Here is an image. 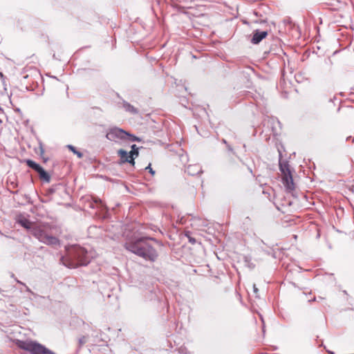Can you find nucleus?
Returning <instances> with one entry per match:
<instances>
[{
  "label": "nucleus",
  "instance_id": "obj_1",
  "mask_svg": "<svg viewBox=\"0 0 354 354\" xmlns=\"http://www.w3.org/2000/svg\"><path fill=\"white\" fill-rule=\"evenodd\" d=\"M153 239L141 238L134 241L127 243L125 248L129 251L142 257L146 260L154 261L158 257V253L151 244Z\"/></svg>",
  "mask_w": 354,
  "mask_h": 354
},
{
  "label": "nucleus",
  "instance_id": "obj_2",
  "mask_svg": "<svg viewBox=\"0 0 354 354\" xmlns=\"http://www.w3.org/2000/svg\"><path fill=\"white\" fill-rule=\"evenodd\" d=\"M61 261L64 266L73 268L87 265L90 262V256L83 248L72 246L68 249V256L62 257Z\"/></svg>",
  "mask_w": 354,
  "mask_h": 354
},
{
  "label": "nucleus",
  "instance_id": "obj_3",
  "mask_svg": "<svg viewBox=\"0 0 354 354\" xmlns=\"http://www.w3.org/2000/svg\"><path fill=\"white\" fill-rule=\"evenodd\" d=\"M50 230V225L48 223H36L30 233L35 238L44 244L59 245V239L49 233Z\"/></svg>",
  "mask_w": 354,
  "mask_h": 354
},
{
  "label": "nucleus",
  "instance_id": "obj_4",
  "mask_svg": "<svg viewBox=\"0 0 354 354\" xmlns=\"http://www.w3.org/2000/svg\"><path fill=\"white\" fill-rule=\"evenodd\" d=\"M17 346L30 354H55L44 345L32 340H17Z\"/></svg>",
  "mask_w": 354,
  "mask_h": 354
},
{
  "label": "nucleus",
  "instance_id": "obj_5",
  "mask_svg": "<svg viewBox=\"0 0 354 354\" xmlns=\"http://www.w3.org/2000/svg\"><path fill=\"white\" fill-rule=\"evenodd\" d=\"M280 170L282 173V183L288 192L295 189L292 176L287 163H280Z\"/></svg>",
  "mask_w": 354,
  "mask_h": 354
},
{
  "label": "nucleus",
  "instance_id": "obj_6",
  "mask_svg": "<svg viewBox=\"0 0 354 354\" xmlns=\"http://www.w3.org/2000/svg\"><path fill=\"white\" fill-rule=\"evenodd\" d=\"M127 135H129V133L122 129L113 127L109 130L106 138L111 141L117 142L120 140H127Z\"/></svg>",
  "mask_w": 354,
  "mask_h": 354
},
{
  "label": "nucleus",
  "instance_id": "obj_7",
  "mask_svg": "<svg viewBox=\"0 0 354 354\" xmlns=\"http://www.w3.org/2000/svg\"><path fill=\"white\" fill-rule=\"evenodd\" d=\"M118 153L120 156L122 162H129L132 165H134V159L138 157L139 154L138 151H130L127 153L123 149L118 150Z\"/></svg>",
  "mask_w": 354,
  "mask_h": 354
},
{
  "label": "nucleus",
  "instance_id": "obj_8",
  "mask_svg": "<svg viewBox=\"0 0 354 354\" xmlns=\"http://www.w3.org/2000/svg\"><path fill=\"white\" fill-rule=\"evenodd\" d=\"M26 163L28 167L33 169L39 174L40 178L44 180L46 182H49L50 176L39 165H38L37 163L31 160H28L26 161Z\"/></svg>",
  "mask_w": 354,
  "mask_h": 354
},
{
  "label": "nucleus",
  "instance_id": "obj_9",
  "mask_svg": "<svg viewBox=\"0 0 354 354\" xmlns=\"http://www.w3.org/2000/svg\"><path fill=\"white\" fill-rule=\"evenodd\" d=\"M17 223L20 224L25 229L28 230L30 232L32 231L33 226L36 223L30 221L26 217L23 215H19L16 218Z\"/></svg>",
  "mask_w": 354,
  "mask_h": 354
},
{
  "label": "nucleus",
  "instance_id": "obj_10",
  "mask_svg": "<svg viewBox=\"0 0 354 354\" xmlns=\"http://www.w3.org/2000/svg\"><path fill=\"white\" fill-rule=\"evenodd\" d=\"M267 35L268 32L266 31H254L252 39V43L254 44H259L263 39H264L267 36Z\"/></svg>",
  "mask_w": 354,
  "mask_h": 354
},
{
  "label": "nucleus",
  "instance_id": "obj_11",
  "mask_svg": "<svg viewBox=\"0 0 354 354\" xmlns=\"http://www.w3.org/2000/svg\"><path fill=\"white\" fill-rule=\"evenodd\" d=\"M123 106L127 111H129L132 113H137L136 109H135L132 105H131L130 104H129L127 102L124 103Z\"/></svg>",
  "mask_w": 354,
  "mask_h": 354
},
{
  "label": "nucleus",
  "instance_id": "obj_12",
  "mask_svg": "<svg viewBox=\"0 0 354 354\" xmlns=\"http://www.w3.org/2000/svg\"><path fill=\"white\" fill-rule=\"evenodd\" d=\"M68 148L71 151H72L75 154H76V155L77 156V157H78V158H81L83 156V154H82L81 152H80V151H77V150L75 149V148L73 146H72V145H68Z\"/></svg>",
  "mask_w": 354,
  "mask_h": 354
},
{
  "label": "nucleus",
  "instance_id": "obj_13",
  "mask_svg": "<svg viewBox=\"0 0 354 354\" xmlns=\"http://www.w3.org/2000/svg\"><path fill=\"white\" fill-rule=\"evenodd\" d=\"M127 139L131 141H140V139L131 133H129V135H127Z\"/></svg>",
  "mask_w": 354,
  "mask_h": 354
},
{
  "label": "nucleus",
  "instance_id": "obj_14",
  "mask_svg": "<svg viewBox=\"0 0 354 354\" xmlns=\"http://www.w3.org/2000/svg\"><path fill=\"white\" fill-rule=\"evenodd\" d=\"M146 169L147 170H149V171L153 175L154 174V171L152 169V168L151 167V165H149L147 167H146Z\"/></svg>",
  "mask_w": 354,
  "mask_h": 354
},
{
  "label": "nucleus",
  "instance_id": "obj_15",
  "mask_svg": "<svg viewBox=\"0 0 354 354\" xmlns=\"http://www.w3.org/2000/svg\"><path fill=\"white\" fill-rule=\"evenodd\" d=\"M132 150L131 151H138V149L137 148L136 145H133L131 146Z\"/></svg>",
  "mask_w": 354,
  "mask_h": 354
},
{
  "label": "nucleus",
  "instance_id": "obj_16",
  "mask_svg": "<svg viewBox=\"0 0 354 354\" xmlns=\"http://www.w3.org/2000/svg\"><path fill=\"white\" fill-rule=\"evenodd\" d=\"M253 289H254V292L255 293H257V292H258V288L256 287V285H255V284H254V285H253Z\"/></svg>",
  "mask_w": 354,
  "mask_h": 354
},
{
  "label": "nucleus",
  "instance_id": "obj_17",
  "mask_svg": "<svg viewBox=\"0 0 354 354\" xmlns=\"http://www.w3.org/2000/svg\"><path fill=\"white\" fill-rule=\"evenodd\" d=\"M191 168H192V167H191V166H189V167H187V172H188L189 174H191V171H190V169H191Z\"/></svg>",
  "mask_w": 354,
  "mask_h": 354
},
{
  "label": "nucleus",
  "instance_id": "obj_18",
  "mask_svg": "<svg viewBox=\"0 0 354 354\" xmlns=\"http://www.w3.org/2000/svg\"><path fill=\"white\" fill-rule=\"evenodd\" d=\"M17 283H20V284H22L24 286H25L22 282H21L20 281H17Z\"/></svg>",
  "mask_w": 354,
  "mask_h": 354
},
{
  "label": "nucleus",
  "instance_id": "obj_19",
  "mask_svg": "<svg viewBox=\"0 0 354 354\" xmlns=\"http://www.w3.org/2000/svg\"><path fill=\"white\" fill-rule=\"evenodd\" d=\"M26 290H27V291L30 292V290L29 288H28L27 286H26Z\"/></svg>",
  "mask_w": 354,
  "mask_h": 354
}]
</instances>
